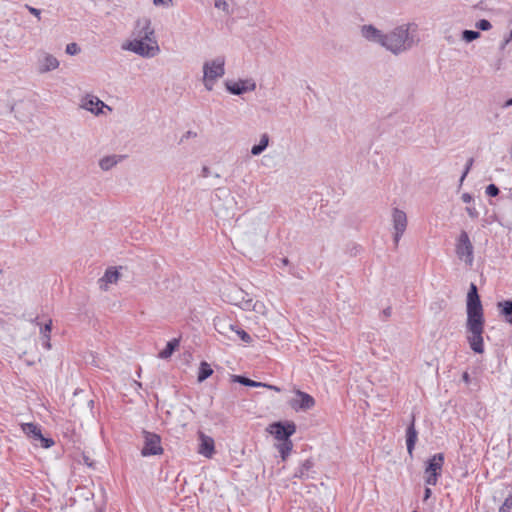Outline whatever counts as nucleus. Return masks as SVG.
Segmentation results:
<instances>
[{
	"label": "nucleus",
	"mask_w": 512,
	"mask_h": 512,
	"mask_svg": "<svg viewBox=\"0 0 512 512\" xmlns=\"http://www.w3.org/2000/svg\"><path fill=\"white\" fill-rule=\"evenodd\" d=\"M153 3L156 6H170L172 4V0H153Z\"/></svg>",
	"instance_id": "79ce46f5"
},
{
	"label": "nucleus",
	"mask_w": 512,
	"mask_h": 512,
	"mask_svg": "<svg viewBox=\"0 0 512 512\" xmlns=\"http://www.w3.org/2000/svg\"><path fill=\"white\" fill-rule=\"evenodd\" d=\"M275 446L278 452L280 453L282 460H286V458L288 457L293 448V443L289 439L285 441H279V443L276 444Z\"/></svg>",
	"instance_id": "393cba45"
},
{
	"label": "nucleus",
	"mask_w": 512,
	"mask_h": 512,
	"mask_svg": "<svg viewBox=\"0 0 512 512\" xmlns=\"http://www.w3.org/2000/svg\"><path fill=\"white\" fill-rule=\"evenodd\" d=\"M480 37V32L478 31H474V30H464L462 32V39L467 42V43H470L476 39H478Z\"/></svg>",
	"instance_id": "7c9ffc66"
},
{
	"label": "nucleus",
	"mask_w": 512,
	"mask_h": 512,
	"mask_svg": "<svg viewBox=\"0 0 512 512\" xmlns=\"http://www.w3.org/2000/svg\"><path fill=\"white\" fill-rule=\"evenodd\" d=\"M417 431L415 429V418L412 416L410 425L406 429V446L409 455L412 456L415 443L417 441Z\"/></svg>",
	"instance_id": "aec40b11"
},
{
	"label": "nucleus",
	"mask_w": 512,
	"mask_h": 512,
	"mask_svg": "<svg viewBox=\"0 0 512 512\" xmlns=\"http://www.w3.org/2000/svg\"><path fill=\"white\" fill-rule=\"evenodd\" d=\"M192 136H196V133L192 132V131H188L185 135L182 136L181 138V142L184 141V139H188L189 137H192Z\"/></svg>",
	"instance_id": "49530a36"
},
{
	"label": "nucleus",
	"mask_w": 512,
	"mask_h": 512,
	"mask_svg": "<svg viewBox=\"0 0 512 512\" xmlns=\"http://www.w3.org/2000/svg\"><path fill=\"white\" fill-rule=\"evenodd\" d=\"M281 262L283 265H288L289 260L287 258H283V259H281Z\"/></svg>",
	"instance_id": "3c124183"
},
{
	"label": "nucleus",
	"mask_w": 512,
	"mask_h": 512,
	"mask_svg": "<svg viewBox=\"0 0 512 512\" xmlns=\"http://www.w3.org/2000/svg\"><path fill=\"white\" fill-rule=\"evenodd\" d=\"M120 160H121V156H117V155L105 156L102 159H100L99 166L102 170L108 171L111 168H113L114 166H116Z\"/></svg>",
	"instance_id": "5701e85b"
},
{
	"label": "nucleus",
	"mask_w": 512,
	"mask_h": 512,
	"mask_svg": "<svg viewBox=\"0 0 512 512\" xmlns=\"http://www.w3.org/2000/svg\"><path fill=\"white\" fill-rule=\"evenodd\" d=\"M472 163H473V159L470 158L467 162V165H466V168H465V171L463 172L462 176H461V179L460 181L463 182L464 178L466 177V175L468 174L471 166H472Z\"/></svg>",
	"instance_id": "a19ab883"
},
{
	"label": "nucleus",
	"mask_w": 512,
	"mask_h": 512,
	"mask_svg": "<svg viewBox=\"0 0 512 512\" xmlns=\"http://www.w3.org/2000/svg\"><path fill=\"white\" fill-rule=\"evenodd\" d=\"M456 255L460 260L468 266H472L474 262V247L470 241L469 235L466 231H461L455 245Z\"/></svg>",
	"instance_id": "39448f33"
},
{
	"label": "nucleus",
	"mask_w": 512,
	"mask_h": 512,
	"mask_svg": "<svg viewBox=\"0 0 512 512\" xmlns=\"http://www.w3.org/2000/svg\"><path fill=\"white\" fill-rule=\"evenodd\" d=\"M261 387H266V388H268V389H272V390H275V391H277V392H279V391H280V388H279V387L274 386V385L265 384V383H264V385H262Z\"/></svg>",
	"instance_id": "09e8293b"
},
{
	"label": "nucleus",
	"mask_w": 512,
	"mask_h": 512,
	"mask_svg": "<svg viewBox=\"0 0 512 512\" xmlns=\"http://www.w3.org/2000/svg\"><path fill=\"white\" fill-rule=\"evenodd\" d=\"M384 313H385L386 315H389V314H390L389 309L384 310Z\"/></svg>",
	"instance_id": "5fc2aeb1"
},
{
	"label": "nucleus",
	"mask_w": 512,
	"mask_h": 512,
	"mask_svg": "<svg viewBox=\"0 0 512 512\" xmlns=\"http://www.w3.org/2000/svg\"><path fill=\"white\" fill-rule=\"evenodd\" d=\"M226 89L233 95H241L256 89V83L252 79L239 80L237 82H226Z\"/></svg>",
	"instance_id": "dca6fc26"
},
{
	"label": "nucleus",
	"mask_w": 512,
	"mask_h": 512,
	"mask_svg": "<svg viewBox=\"0 0 512 512\" xmlns=\"http://www.w3.org/2000/svg\"><path fill=\"white\" fill-rule=\"evenodd\" d=\"M243 234L247 241L255 242L257 237L265 238L267 231L263 226V223L258 218L250 219L249 221H243Z\"/></svg>",
	"instance_id": "9d476101"
},
{
	"label": "nucleus",
	"mask_w": 512,
	"mask_h": 512,
	"mask_svg": "<svg viewBox=\"0 0 512 512\" xmlns=\"http://www.w3.org/2000/svg\"><path fill=\"white\" fill-rule=\"evenodd\" d=\"M417 25L404 23L385 33L383 48L395 56L405 53L417 44Z\"/></svg>",
	"instance_id": "7ed1b4c3"
},
{
	"label": "nucleus",
	"mask_w": 512,
	"mask_h": 512,
	"mask_svg": "<svg viewBox=\"0 0 512 512\" xmlns=\"http://www.w3.org/2000/svg\"><path fill=\"white\" fill-rule=\"evenodd\" d=\"M133 39L122 43L121 49L143 58H153L160 53L155 30L148 17L139 18L132 31Z\"/></svg>",
	"instance_id": "f03ea898"
},
{
	"label": "nucleus",
	"mask_w": 512,
	"mask_h": 512,
	"mask_svg": "<svg viewBox=\"0 0 512 512\" xmlns=\"http://www.w3.org/2000/svg\"><path fill=\"white\" fill-rule=\"evenodd\" d=\"M510 155H511V158H512V145H511V148H510Z\"/></svg>",
	"instance_id": "6e6d98bb"
},
{
	"label": "nucleus",
	"mask_w": 512,
	"mask_h": 512,
	"mask_svg": "<svg viewBox=\"0 0 512 512\" xmlns=\"http://www.w3.org/2000/svg\"><path fill=\"white\" fill-rule=\"evenodd\" d=\"M225 74V58L218 56L203 64V84L208 91H212L215 83Z\"/></svg>",
	"instance_id": "20e7f679"
},
{
	"label": "nucleus",
	"mask_w": 512,
	"mask_h": 512,
	"mask_svg": "<svg viewBox=\"0 0 512 512\" xmlns=\"http://www.w3.org/2000/svg\"><path fill=\"white\" fill-rule=\"evenodd\" d=\"M512 40V31L509 33V35L505 38L501 45V49H504L505 46Z\"/></svg>",
	"instance_id": "a18cd8bd"
},
{
	"label": "nucleus",
	"mask_w": 512,
	"mask_h": 512,
	"mask_svg": "<svg viewBox=\"0 0 512 512\" xmlns=\"http://www.w3.org/2000/svg\"><path fill=\"white\" fill-rule=\"evenodd\" d=\"M466 212L469 215V217L472 219H477L479 217V212L475 206H467Z\"/></svg>",
	"instance_id": "4c0bfd02"
},
{
	"label": "nucleus",
	"mask_w": 512,
	"mask_h": 512,
	"mask_svg": "<svg viewBox=\"0 0 512 512\" xmlns=\"http://www.w3.org/2000/svg\"><path fill=\"white\" fill-rule=\"evenodd\" d=\"M235 336H238L241 338V340H243L244 342L246 343H249L251 341V336L245 332L244 330H241V329H236L235 333H234V337Z\"/></svg>",
	"instance_id": "f704fd0d"
},
{
	"label": "nucleus",
	"mask_w": 512,
	"mask_h": 512,
	"mask_svg": "<svg viewBox=\"0 0 512 512\" xmlns=\"http://www.w3.org/2000/svg\"><path fill=\"white\" fill-rule=\"evenodd\" d=\"M250 310L256 311L257 313H264L265 305L262 302L251 301Z\"/></svg>",
	"instance_id": "c9c22d12"
},
{
	"label": "nucleus",
	"mask_w": 512,
	"mask_h": 512,
	"mask_svg": "<svg viewBox=\"0 0 512 512\" xmlns=\"http://www.w3.org/2000/svg\"><path fill=\"white\" fill-rule=\"evenodd\" d=\"M461 199L464 203H467L469 204L470 202H472L473 200V197L471 194L469 193H463L462 196H461Z\"/></svg>",
	"instance_id": "37998d69"
},
{
	"label": "nucleus",
	"mask_w": 512,
	"mask_h": 512,
	"mask_svg": "<svg viewBox=\"0 0 512 512\" xmlns=\"http://www.w3.org/2000/svg\"><path fill=\"white\" fill-rule=\"evenodd\" d=\"M509 106H512V98L508 99L505 104H504V107H509Z\"/></svg>",
	"instance_id": "8fccbe9b"
},
{
	"label": "nucleus",
	"mask_w": 512,
	"mask_h": 512,
	"mask_svg": "<svg viewBox=\"0 0 512 512\" xmlns=\"http://www.w3.org/2000/svg\"><path fill=\"white\" fill-rule=\"evenodd\" d=\"M290 405L296 411H307L315 406V400L311 395L297 390L295 392V398L291 400Z\"/></svg>",
	"instance_id": "2eb2a0df"
},
{
	"label": "nucleus",
	"mask_w": 512,
	"mask_h": 512,
	"mask_svg": "<svg viewBox=\"0 0 512 512\" xmlns=\"http://www.w3.org/2000/svg\"><path fill=\"white\" fill-rule=\"evenodd\" d=\"M178 345H179V342L177 339H173V340L169 341L167 343L166 347L159 353V357L161 359L169 358L173 354L175 349L178 347Z\"/></svg>",
	"instance_id": "cd10ccee"
},
{
	"label": "nucleus",
	"mask_w": 512,
	"mask_h": 512,
	"mask_svg": "<svg viewBox=\"0 0 512 512\" xmlns=\"http://www.w3.org/2000/svg\"><path fill=\"white\" fill-rule=\"evenodd\" d=\"M213 373L212 368L207 362H201L198 373V381L202 382L210 377Z\"/></svg>",
	"instance_id": "c85d7f7f"
},
{
	"label": "nucleus",
	"mask_w": 512,
	"mask_h": 512,
	"mask_svg": "<svg viewBox=\"0 0 512 512\" xmlns=\"http://www.w3.org/2000/svg\"><path fill=\"white\" fill-rule=\"evenodd\" d=\"M498 305L502 307V313L505 315L506 321L512 324V301L507 300Z\"/></svg>",
	"instance_id": "c756f323"
},
{
	"label": "nucleus",
	"mask_w": 512,
	"mask_h": 512,
	"mask_svg": "<svg viewBox=\"0 0 512 512\" xmlns=\"http://www.w3.org/2000/svg\"><path fill=\"white\" fill-rule=\"evenodd\" d=\"M512 509V494H509L503 504L500 506L498 512H510Z\"/></svg>",
	"instance_id": "2f4dec72"
},
{
	"label": "nucleus",
	"mask_w": 512,
	"mask_h": 512,
	"mask_svg": "<svg viewBox=\"0 0 512 512\" xmlns=\"http://www.w3.org/2000/svg\"><path fill=\"white\" fill-rule=\"evenodd\" d=\"M60 61L46 51H39L36 61V70L39 74H45L58 69Z\"/></svg>",
	"instance_id": "f8f14e48"
},
{
	"label": "nucleus",
	"mask_w": 512,
	"mask_h": 512,
	"mask_svg": "<svg viewBox=\"0 0 512 512\" xmlns=\"http://www.w3.org/2000/svg\"><path fill=\"white\" fill-rule=\"evenodd\" d=\"M268 145L269 135L267 133H264L261 135L259 143L251 148V154L253 156L260 155L268 147Z\"/></svg>",
	"instance_id": "b1692460"
},
{
	"label": "nucleus",
	"mask_w": 512,
	"mask_h": 512,
	"mask_svg": "<svg viewBox=\"0 0 512 512\" xmlns=\"http://www.w3.org/2000/svg\"><path fill=\"white\" fill-rule=\"evenodd\" d=\"M120 277V273L115 268H108L102 278H100V282H105L106 284H113L118 281Z\"/></svg>",
	"instance_id": "a878e982"
},
{
	"label": "nucleus",
	"mask_w": 512,
	"mask_h": 512,
	"mask_svg": "<svg viewBox=\"0 0 512 512\" xmlns=\"http://www.w3.org/2000/svg\"><path fill=\"white\" fill-rule=\"evenodd\" d=\"M413 512H417V511H413Z\"/></svg>",
	"instance_id": "4d7b16f0"
},
{
	"label": "nucleus",
	"mask_w": 512,
	"mask_h": 512,
	"mask_svg": "<svg viewBox=\"0 0 512 512\" xmlns=\"http://www.w3.org/2000/svg\"><path fill=\"white\" fill-rule=\"evenodd\" d=\"M475 27L482 31H488L491 29L492 25L491 23L486 19H481L476 22Z\"/></svg>",
	"instance_id": "473e14b6"
},
{
	"label": "nucleus",
	"mask_w": 512,
	"mask_h": 512,
	"mask_svg": "<svg viewBox=\"0 0 512 512\" xmlns=\"http://www.w3.org/2000/svg\"><path fill=\"white\" fill-rule=\"evenodd\" d=\"M314 463L312 460H305L295 471L294 477L300 479H307L310 477V471L313 468Z\"/></svg>",
	"instance_id": "412c9836"
},
{
	"label": "nucleus",
	"mask_w": 512,
	"mask_h": 512,
	"mask_svg": "<svg viewBox=\"0 0 512 512\" xmlns=\"http://www.w3.org/2000/svg\"><path fill=\"white\" fill-rule=\"evenodd\" d=\"M65 52L68 55H77L80 52V47L77 43H69L66 45Z\"/></svg>",
	"instance_id": "72a5a7b5"
},
{
	"label": "nucleus",
	"mask_w": 512,
	"mask_h": 512,
	"mask_svg": "<svg viewBox=\"0 0 512 512\" xmlns=\"http://www.w3.org/2000/svg\"><path fill=\"white\" fill-rule=\"evenodd\" d=\"M52 329V320L50 319L46 324L43 326H40V334L42 339V345L47 350L51 349V343H50V332Z\"/></svg>",
	"instance_id": "4be33fe9"
},
{
	"label": "nucleus",
	"mask_w": 512,
	"mask_h": 512,
	"mask_svg": "<svg viewBox=\"0 0 512 512\" xmlns=\"http://www.w3.org/2000/svg\"><path fill=\"white\" fill-rule=\"evenodd\" d=\"M214 325L218 333L226 336L228 339H234V333L237 328L228 320L218 319L215 321Z\"/></svg>",
	"instance_id": "6ab92c4d"
},
{
	"label": "nucleus",
	"mask_w": 512,
	"mask_h": 512,
	"mask_svg": "<svg viewBox=\"0 0 512 512\" xmlns=\"http://www.w3.org/2000/svg\"><path fill=\"white\" fill-rule=\"evenodd\" d=\"M360 35L367 42L377 44L383 48L385 32L378 29L373 24H364L360 26Z\"/></svg>",
	"instance_id": "4468645a"
},
{
	"label": "nucleus",
	"mask_w": 512,
	"mask_h": 512,
	"mask_svg": "<svg viewBox=\"0 0 512 512\" xmlns=\"http://www.w3.org/2000/svg\"><path fill=\"white\" fill-rule=\"evenodd\" d=\"M26 8L28 9V11L34 15L35 17H37L39 20H40V15H41V11L37 8H34L32 6H29V5H26Z\"/></svg>",
	"instance_id": "ea45409f"
},
{
	"label": "nucleus",
	"mask_w": 512,
	"mask_h": 512,
	"mask_svg": "<svg viewBox=\"0 0 512 512\" xmlns=\"http://www.w3.org/2000/svg\"><path fill=\"white\" fill-rule=\"evenodd\" d=\"M81 108L90 111L95 115L102 113L103 108L110 109L103 101L94 95H87L81 101Z\"/></svg>",
	"instance_id": "f3484780"
},
{
	"label": "nucleus",
	"mask_w": 512,
	"mask_h": 512,
	"mask_svg": "<svg viewBox=\"0 0 512 512\" xmlns=\"http://www.w3.org/2000/svg\"><path fill=\"white\" fill-rule=\"evenodd\" d=\"M218 190H219V192H222V193H224V194H227V193H228V192H227V190H225V189H218Z\"/></svg>",
	"instance_id": "864d4df0"
},
{
	"label": "nucleus",
	"mask_w": 512,
	"mask_h": 512,
	"mask_svg": "<svg viewBox=\"0 0 512 512\" xmlns=\"http://www.w3.org/2000/svg\"><path fill=\"white\" fill-rule=\"evenodd\" d=\"M199 440L200 444L198 448V453L206 458H211L215 452V444L213 438L200 432Z\"/></svg>",
	"instance_id": "a211bd4d"
},
{
	"label": "nucleus",
	"mask_w": 512,
	"mask_h": 512,
	"mask_svg": "<svg viewBox=\"0 0 512 512\" xmlns=\"http://www.w3.org/2000/svg\"><path fill=\"white\" fill-rule=\"evenodd\" d=\"M267 432L270 433L278 441L289 440L290 437L296 432V425L294 422L287 421L274 422L267 427Z\"/></svg>",
	"instance_id": "1a4fd4ad"
},
{
	"label": "nucleus",
	"mask_w": 512,
	"mask_h": 512,
	"mask_svg": "<svg viewBox=\"0 0 512 512\" xmlns=\"http://www.w3.org/2000/svg\"><path fill=\"white\" fill-rule=\"evenodd\" d=\"M144 447L141 451L142 456L160 455L163 453L161 438L155 433L144 431Z\"/></svg>",
	"instance_id": "ddd939ff"
},
{
	"label": "nucleus",
	"mask_w": 512,
	"mask_h": 512,
	"mask_svg": "<svg viewBox=\"0 0 512 512\" xmlns=\"http://www.w3.org/2000/svg\"><path fill=\"white\" fill-rule=\"evenodd\" d=\"M215 1V7L218 9H222L224 11L228 10V3L226 0H214Z\"/></svg>",
	"instance_id": "58836bf2"
},
{
	"label": "nucleus",
	"mask_w": 512,
	"mask_h": 512,
	"mask_svg": "<svg viewBox=\"0 0 512 512\" xmlns=\"http://www.w3.org/2000/svg\"><path fill=\"white\" fill-rule=\"evenodd\" d=\"M210 174H211V171H210L209 167L203 166L202 169H201V176L203 178H207V177L210 176Z\"/></svg>",
	"instance_id": "c03bdc74"
},
{
	"label": "nucleus",
	"mask_w": 512,
	"mask_h": 512,
	"mask_svg": "<svg viewBox=\"0 0 512 512\" xmlns=\"http://www.w3.org/2000/svg\"><path fill=\"white\" fill-rule=\"evenodd\" d=\"M443 463H444V454L443 453H437L429 459L428 465L425 469V474H426L425 483L427 485H436V483L438 481V477L442 470Z\"/></svg>",
	"instance_id": "0eeeda50"
},
{
	"label": "nucleus",
	"mask_w": 512,
	"mask_h": 512,
	"mask_svg": "<svg viewBox=\"0 0 512 512\" xmlns=\"http://www.w3.org/2000/svg\"><path fill=\"white\" fill-rule=\"evenodd\" d=\"M431 494H432L431 489H430V488H428V487H427V488H425V491H424V500L426 501L427 499H429V498H430V496H431Z\"/></svg>",
	"instance_id": "de8ad7c7"
},
{
	"label": "nucleus",
	"mask_w": 512,
	"mask_h": 512,
	"mask_svg": "<svg viewBox=\"0 0 512 512\" xmlns=\"http://www.w3.org/2000/svg\"><path fill=\"white\" fill-rule=\"evenodd\" d=\"M468 379H469L468 374H467V373H464V375H463V380L467 382V381H468Z\"/></svg>",
	"instance_id": "603ef678"
},
{
	"label": "nucleus",
	"mask_w": 512,
	"mask_h": 512,
	"mask_svg": "<svg viewBox=\"0 0 512 512\" xmlns=\"http://www.w3.org/2000/svg\"><path fill=\"white\" fill-rule=\"evenodd\" d=\"M231 380H232V382L240 383L244 386H249V387H261L262 385H264V383H262V382H256L254 380H251L247 377L240 376V375H232Z\"/></svg>",
	"instance_id": "bb28decb"
},
{
	"label": "nucleus",
	"mask_w": 512,
	"mask_h": 512,
	"mask_svg": "<svg viewBox=\"0 0 512 512\" xmlns=\"http://www.w3.org/2000/svg\"><path fill=\"white\" fill-rule=\"evenodd\" d=\"M227 301L243 310H250L252 298L243 289L233 286L224 293Z\"/></svg>",
	"instance_id": "6e6552de"
},
{
	"label": "nucleus",
	"mask_w": 512,
	"mask_h": 512,
	"mask_svg": "<svg viewBox=\"0 0 512 512\" xmlns=\"http://www.w3.org/2000/svg\"><path fill=\"white\" fill-rule=\"evenodd\" d=\"M486 194L490 197H496L499 194V188L494 184H489L486 187Z\"/></svg>",
	"instance_id": "e433bc0d"
},
{
	"label": "nucleus",
	"mask_w": 512,
	"mask_h": 512,
	"mask_svg": "<svg viewBox=\"0 0 512 512\" xmlns=\"http://www.w3.org/2000/svg\"><path fill=\"white\" fill-rule=\"evenodd\" d=\"M466 310L467 341L475 353L482 354L484 352L483 333L485 320L481 300L474 283H471L467 294Z\"/></svg>",
	"instance_id": "f257e3e1"
},
{
	"label": "nucleus",
	"mask_w": 512,
	"mask_h": 512,
	"mask_svg": "<svg viewBox=\"0 0 512 512\" xmlns=\"http://www.w3.org/2000/svg\"><path fill=\"white\" fill-rule=\"evenodd\" d=\"M22 431L29 437L33 442H39L41 447L50 448L54 445V441L51 438L44 437L40 427L34 423H22Z\"/></svg>",
	"instance_id": "9b49d317"
},
{
	"label": "nucleus",
	"mask_w": 512,
	"mask_h": 512,
	"mask_svg": "<svg viewBox=\"0 0 512 512\" xmlns=\"http://www.w3.org/2000/svg\"><path fill=\"white\" fill-rule=\"evenodd\" d=\"M391 221L393 227V242L394 245L397 247L400 242V239L402 238L407 229V215L403 210L399 208H393L391 214Z\"/></svg>",
	"instance_id": "423d86ee"
}]
</instances>
